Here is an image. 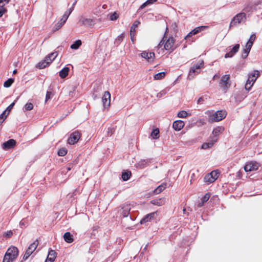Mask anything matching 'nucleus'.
<instances>
[{
	"label": "nucleus",
	"mask_w": 262,
	"mask_h": 262,
	"mask_svg": "<svg viewBox=\"0 0 262 262\" xmlns=\"http://www.w3.org/2000/svg\"><path fill=\"white\" fill-rule=\"evenodd\" d=\"M71 14V12H69V11H67L65 12L64 14H63V15H64V17L65 18H68L69 15H70Z\"/></svg>",
	"instance_id": "60"
},
{
	"label": "nucleus",
	"mask_w": 262,
	"mask_h": 262,
	"mask_svg": "<svg viewBox=\"0 0 262 262\" xmlns=\"http://www.w3.org/2000/svg\"><path fill=\"white\" fill-rule=\"evenodd\" d=\"M115 132V129L112 127H108L107 129V134L109 136H112Z\"/></svg>",
	"instance_id": "52"
},
{
	"label": "nucleus",
	"mask_w": 262,
	"mask_h": 262,
	"mask_svg": "<svg viewBox=\"0 0 262 262\" xmlns=\"http://www.w3.org/2000/svg\"><path fill=\"white\" fill-rule=\"evenodd\" d=\"M259 165L256 162L247 163L244 166V170L246 172L255 171L258 169Z\"/></svg>",
	"instance_id": "10"
},
{
	"label": "nucleus",
	"mask_w": 262,
	"mask_h": 262,
	"mask_svg": "<svg viewBox=\"0 0 262 262\" xmlns=\"http://www.w3.org/2000/svg\"><path fill=\"white\" fill-rule=\"evenodd\" d=\"M156 214V212H152L145 215L141 221L140 224H143L146 222H147L151 220L152 218H153L155 215Z\"/></svg>",
	"instance_id": "19"
},
{
	"label": "nucleus",
	"mask_w": 262,
	"mask_h": 262,
	"mask_svg": "<svg viewBox=\"0 0 262 262\" xmlns=\"http://www.w3.org/2000/svg\"><path fill=\"white\" fill-rule=\"evenodd\" d=\"M80 134L79 132L75 131L72 133L68 138V142L69 144H74L77 143L79 140Z\"/></svg>",
	"instance_id": "7"
},
{
	"label": "nucleus",
	"mask_w": 262,
	"mask_h": 262,
	"mask_svg": "<svg viewBox=\"0 0 262 262\" xmlns=\"http://www.w3.org/2000/svg\"><path fill=\"white\" fill-rule=\"evenodd\" d=\"M56 258V252L54 250H51L49 251L47 258L45 262H53Z\"/></svg>",
	"instance_id": "17"
},
{
	"label": "nucleus",
	"mask_w": 262,
	"mask_h": 262,
	"mask_svg": "<svg viewBox=\"0 0 262 262\" xmlns=\"http://www.w3.org/2000/svg\"><path fill=\"white\" fill-rule=\"evenodd\" d=\"M12 235V232L9 231L6 233L5 236L10 237Z\"/></svg>",
	"instance_id": "63"
},
{
	"label": "nucleus",
	"mask_w": 262,
	"mask_h": 262,
	"mask_svg": "<svg viewBox=\"0 0 262 262\" xmlns=\"http://www.w3.org/2000/svg\"><path fill=\"white\" fill-rule=\"evenodd\" d=\"M187 115H188V113H187V112H186L185 111H180L178 113V117L179 118H186L187 116Z\"/></svg>",
	"instance_id": "40"
},
{
	"label": "nucleus",
	"mask_w": 262,
	"mask_h": 262,
	"mask_svg": "<svg viewBox=\"0 0 262 262\" xmlns=\"http://www.w3.org/2000/svg\"><path fill=\"white\" fill-rule=\"evenodd\" d=\"M253 84L249 82H246L245 88L247 91H249Z\"/></svg>",
	"instance_id": "51"
},
{
	"label": "nucleus",
	"mask_w": 262,
	"mask_h": 262,
	"mask_svg": "<svg viewBox=\"0 0 262 262\" xmlns=\"http://www.w3.org/2000/svg\"><path fill=\"white\" fill-rule=\"evenodd\" d=\"M101 87L99 85H97L96 88H95V86H94V90L96 92H98L99 90H101Z\"/></svg>",
	"instance_id": "61"
},
{
	"label": "nucleus",
	"mask_w": 262,
	"mask_h": 262,
	"mask_svg": "<svg viewBox=\"0 0 262 262\" xmlns=\"http://www.w3.org/2000/svg\"><path fill=\"white\" fill-rule=\"evenodd\" d=\"M97 19L95 18L86 17L81 16L79 18L78 24L81 26H84L87 28H93L96 24Z\"/></svg>",
	"instance_id": "3"
},
{
	"label": "nucleus",
	"mask_w": 262,
	"mask_h": 262,
	"mask_svg": "<svg viewBox=\"0 0 262 262\" xmlns=\"http://www.w3.org/2000/svg\"><path fill=\"white\" fill-rule=\"evenodd\" d=\"M67 153V150L64 148H60L58 151V155L59 156H64Z\"/></svg>",
	"instance_id": "44"
},
{
	"label": "nucleus",
	"mask_w": 262,
	"mask_h": 262,
	"mask_svg": "<svg viewBox=\"0 0 262 262\" xmlns=\"http://www.w3.org/2000/svg\"><path fill=\"white\" fill-rule=\"evenodd\" d=\"M111 94L108 91H105L102 98V102L104 108H107L110 105Z\"/></svg>",
	"instance_id": "9"
},
{
	"label": "nucleus",
	"mask_w": 262,
	"mask_h": 262,
	"mask_svg": "<svg viewBox=\"0 0 262 262\" xmlns=\"http://www.w3.org/2000/svg\"><path fill=\"white\" fill-rule=\"evenodd\" d=\"M246 15L245 13H239L236 14L231 20L229 28L236 26L238 24H240L246 21Z\"/></svg>",
	"instance_id": "4"
},
{
	"label": "nucleus",
	"mask_w": 262,
	"mask_h": 262,
	"mask_svg": "<svg viewBox=\"0 0 262 262\" xmlns=\"http://www.w3.org/2000/svg\"><path fill=\"white\" fill-rule=\"evenodd\" d=\"M14 82V79L9 78L4 83V86L5 88L10 87Z\"/></svg>",
	"instance_id": "37"
},
{
	"label": "nucleus",
	"mask_w": 262,
	"mask_h": 262,
	"mask_svg": "<svg viewBox=\"0 0 262 262\" xmlns=\"http://www.w3.org/2000/svg\"><path fill=\"white\" fill-rule=\"evenodd\" d=\"M131 176V172L130 171H123L122 172L121 178L124 181L128 180Z\"/></svg>",
	"instance_id": "29"
},
{
	"label": "nucleus",
	"mask_w": 262,
	"mask_h": 262,
	"mask_svg": "<svg viewBox=\"0 0 262 262\" xmlns=\"http://www.w3.org/2000/svg\"><path fill=\"white\" fill-rule=\"evenodd\" d=\"M166 75V73L164 72H162L156 74L154 76V79L155 80H160L163 79Z\"/></svg>",
	"instance_id": "32"
},
{
	"label": "nucleus",
	"mask_w": 262,
	"mask_h": 262,
	"mask_svg": "<svg viewBox=\"0 0 262 262\" xmlns=\"http://www.w3.org/2000/svg\"><path fill=\"white\" fill-rule=\"evenodd\" d=\"M224 127L222 126H217L215 128L213 131L212 134L215 136H217L219 135L220 133H221L224 130Z\"/></svg>",
	"instance_id": "28"
},
{
	"label": "nucleus",
	"mask_w": 262,
	"mask_h": 262,
	"mask_svg": "<svg viewBox=\"0 0 262 262\" xmlns=\"http://www.w3.org/2000/svg\"><path fill=\"white\" fill-rule=\"evenodd\" d=\"M210 173V175L212 176V179L214 182L215 180H216L217 179V178L219 177V172L217 171L214 170V171H211Z\"/></svg>",
	"instance_id": "42"
},
{
	"label": "nucleus",
	"mask_w": 262,
	"mask_h": 262,
	"mask_svg": "<svg viewBox=\"0 0 262 262\" xmlns=\"http://www.w3.org/2000/svg\"><path fill=\"white\" fill-rule=\"evenodd\" d=\"M16 101V100H15L14 102H13V103H12L11 104H10L8 107L7 108V109L6 110H7V111H8V112H9L11 109H12L13 107L14 106V104H15V102Z\"/></svg>",
	"instance_id": "54"
},
{
	"label": "nucleus",
	"mask_w": 262,
	"mask_h": 262,
	"mask_svg": "<svg viewBox=\"0 0 262 262\" xmlns=\"http://www.w3.org/2000/svg\"><path fill=\"white\" fill-rule=\"evenodd\" d=\"M38 245V240L36 239L33 243H32L31 245H29V246L28 247V248L27 249V251L32 254L33 253V252L35 250V249L37 247Z\"/></svg>",
	"instance_id": "18"
},
{
	"label": "nucleus",
	"mask_w": 262,
	"mask_h": 262,
	"mask_svg": "<svg viewBox=\"0 0 262 262\" xmlns=\"http://www.w3.org/2000/svg\"><path fill=\"white\" fill-rule=\"evenodd\" d=\"M140 24V21L136 20L130 28V34L135 31L136 28L138 26V25Z\"/></svg>",
	"instance_id": "39"
},
{
	"label": "nucleus",
	"mask_w": 262,
	"mask_h": 262,
	"mask_svg": "<svg viewBox=\"0 0 262 262\" xmlns=\"http://www.w3.org/2000/svg\"><path fill=\"white\" fill-rule=\"evenodd\" d=\"M250 51L244 49L241 55V57L243 59H245L249 55Z\"/></svg>",
	"instance_id": "46"
},
{
	"label": "nucleus",
	"mask_w": 262,
	"mask_h": 262,
	"mask_svg": "<svg viewBox=\"0 0 262 262\" xmlns=\"http://www.w3.org/2000/svg\"><path fill=\"white\" fill-rule=\"evenodd\" d=\"M165 184H163L159 185L158 187H157V188H156L154 190V193L156 194L160 193L165 189Z\"/></svg>",
	"instance_id": "27"
},
{
	"label": "nucleus",
	"mask_w": 262,
	"mask_h": 262,
	"mask_svg": "<svg viewBox=\"0 0 262 262\" xmlns=\"http://www.w3.org/2000/svg\"><path fill=\"white\" fill-rule=\"evenodd\" d=\"M64 23H62V21H60L58 22L53 27V30L54 31L58 30L60 29Z\"/></svg>",
	"instance_id": "43"
},
{
	"label": "nucleus",
	"mask_w": 262,
	"mask_h": 262,
	"mask_svg": "<svg viewBox=\"0 0 262 262\" xmlns=\"http://www.w3.org/2000/svg\"><path fill=\"white\" fill-rule=\"evenodd\" d=\"M81 45V41L80 40H77L75 41L73 44L71 45V48L72 49H77Z\"/></svg>",
	"instance_id": "33"
},
{
	"label": "nucleus",
	"mask_w": 262,
	"mask_h": 262,
	"mask_svg": "<svg viewBox=\"0 0 262 262\" xmlns=\"http://www.w3.org/2000/svg\"><path fill=\"white\" fill-rule=\"evenodd\" d=\"M209 198L210 195L208 193H206L202 199V201L205 203L209 200Z\"/></svg>",
	"instance_id": "53"
},
{
	"label": "nucleus",
	"mask_w": 262,
	"mask_h": 262,
	"mask_svg": "<svg viewBox=\"0 0 262 262\" xmlns=\"http://www.w3.org/2000/svg\"><path fill=\"white\" fill-rule=\"evenodd\" d=\"M31 255V254L29 252H28L27 250L25 253V254L23 256V260H21V261H23V260H27L28 257Z\"/></svg>",
	"instance_id": "50"
},
{
	"label": "nucleus",
	"mask_w": 262,
	"mask_h": 262,
	"mask_svg": "<svg viewBox=\"0 0 262 262\" xmlns=\"http://www.w3.org/2000/svg\"><path fill=\"white\" fill-rule=\"evenodd\" d=\"M208 27L207 26H202L198 27L192 30L194 35L204 30L205 29L208 28Z\"/></svg>",
	"instance_id": "26"
},
{
	"label": "nucleus",
	"mask_w": 262,
	"mask_h": 262,
	"mask_svg": "<svg viewBox=\"0 0 262 262\" xmlns=\"http://www.w3.org/2000/svg\"><path fill=\"white\" fill-rule=\"evenodd\" d=\"M204 64V61L202 60L200 63H198L194 64L193 67H192L189 71L188 77L191 79L193 78L194 76L192 75L196 72V70H199L201 68V67H203Z\"/></svg>",
	"instance_id": "11"
},
{
	"label": "nucleus",
	"mask_w": 262,
	"mask_h": 262,
	"mask_svg": "<svg viewBox=\"0 0 262 262\" xmlns=\"http://www.w3.org/2000/svg\"><path fill=\"white\" fill-rule=\"evenodd\" d=\"M255 38H256L255 35L252 34L250 36V38H249V40L248 41V42H251V43L252 42L253 43V42L255 40Z\"/></svg>",
	"instance_id": "55"
},
{
	"label": "nucleus",
	"mask_w": 262,
	"mask_h": 262,
	"mask_svg": "<svg viewBox=\"0 0 262 262\" xmlns=\"http://www.w3.org/2000/svg\"><path fill=\"white\" fill-rule=\"evenodd\" d=\"M216 141L217 139L216 138L213 140H211L208 142L204 143L202 144L201 148L204 149H208L211 147L213 145L214 142H215Z\"/></svg>",
	"instance_id": "21"
},
{
	"label": "nucleus",
	"mask_w": 262,
	"mask_h": 262,
	"mask_svg": "<svg viewBox=\"0 0 262 262\" xmlns=\"http://www.w3.org/2000/svg\"><path fill=\"white\" fill-rule=\"evenodd\" d=\"M133 205L129 202H125V203L120 205L118 208V213L124 217H127L129 214L130 210Z\"/></svg>",
	"instance_id": "5"
},
{
	"label": "nucleus",
	"mask_w": 262,
	"mask_h": 262,
	"mask_svg": "<svg viewBox=\"0 0 262 262\" xmlns=\"http://www.w3.org/2000/svg\"><path fill=\"white\" fill-rule=\"evenodd\" d=\"M252 45V42L251 43V42H247L245 48L244 49L247 50L248 51H250L251 50Z\"/></svg>",
	"instance_id": "48"
},
{
	"label": "nucleus",
	"mask_w": 262,
	"mask_h": 262,
	"mask_svg": "<svg viewBox=\"0 0 262 262\" xmlns=\"http://www.w3.org/2000/svg\"><path fill=\"white\" fill-rule=\"evenodd\" d=\"M159 130L158 128L154 129L151 133V136L154 139H157L159 137Z\"/></svg>",
	"instance_id": "31"
},
{
	"label": "nucleus",
	"mask_w": 262,
	"mask_h": 262,
	"mask_svg": "<svg viewBox=\"0 0 262 262\" xmlns=\"http://www.w3.org/2000/svg\"><path fill=\"white\" fill-rule=\"evenodd\" d=\"M8 114H9V112L7 113V110H5L3 112V113H2L0 115V125L2 124V123L4 121V120L6 119Z\"/></svg>",
	"instance_id": "30"
},
{
	"label": "nucleus",
	"mask_w": 262,
	"mask_h": 262,
	"mask_svg": "<svg viewBox=\"0 0 262 262\" xmlns=\"http://www.w3.org/2000/svg\"><path fill=\"white\" fill-rule=\"evenodd\" d=\"M184 122L182 120H177L173 123V128L175 130H180L184 126Z\"/></svg>",
	"instance_id": "16"
},
{
	"label": "nucleus",
	"mask_w": 262,
	"mask_h": 262,
	"mask_svg": "<svg viewBox=\"0 0 262 262\" xmlns=\"http://www.w3.org/2000/svg\"><path fill=\"white\" fill-rule=\"evenodd\" d=\"M219 86L224 91H226L231 86L230 82V75H225L223 76L219 82Z\"/></svg>",
	"instance_id": "6"
},
{
	"label": "nucleus",
	"mask_w": 262,
	"mask_h": 262,
	"mask_svg": "<svg viewBox=\"0 0 262 262\" xmlns=\"http://www.w3.org/2000/svg\"><path fill=\"white\" fill-rule=\"evenodd\" d=\"M16 144V141L14 139H10L3 144V148L5 150H8L13 148Z\"/></svg>",
	"instance_id": "13"
},
{
	"label": "nucleus",
	"mask_w": 262,
	"mask_h": 262,
	"mask_svg": "<svg viewBox=\"0 0 262 262\" xmlns=\"http://www.w3.org/2000/svg\"><path fill=\"white\" fill-rule=\"evenodd\" d=\"M33 108V104L32 103H27L24 106L25 111H31Z\"/></svg>",
	"instance_id": "41"
},
{
	"label": "nucleus",
	"mask_w": 262,
	"mask_h": 262,
	"mask_svg": "<svg viewBox=\"0 0 262 262\" xmlns=\"http://www.w3.org/2000/svg\"><path fill=\"white\" fill-rule=\"evenodd\" d=\"M124 37V34H121L120 35H119V36H118L117 39H116V41H121L123 39Z\"/></svg>",
	"instance_id": "58"
},
{
	"label": "nucleus",
	"mask_w": 262,
	"mask_h": 262,
	"mask_svg": "<svg viewBox=\"0 0 262 262\" xmlns=\"http://www.w3.org/2000/svg\"><path fill=\"white\" fill-rule=\"evenodd\" d=\"M151 203L155 205L161 206L164 205L165 203V200L163 198L155 199L151 201Z\"/></svg>",
	"instance_id": "22"
},
{
	"label": "nucleus",
	"mask_w": 262,
	"mask_h": 262,
	"mask_svg": "<svg viewBox=\"0 0 262 262\" xmlns=\"http://www.w3.org/2000/svg\"><path fill=\"white\" fill-rule=\"evenodd\" d=\"M227 115L225 111H217V112L211 114L208 117V122L212 123L213 122H218L224 119Z\"/></svg>",
	"instance_id": "2"
},
{
	"label": "nucleus",
	"mask_w": 262,
	"mask_h": 262,
	"mask_svg": "<svg viewBox=\"0 0 262 262\" xmlns=\"http://www.w3.org/2000/svg\"><path fill=\"white\" fill-rule=\"evenodd\" d=\"M157 0H147L145 3H144L140 7V9H143L146 6H147L148 5L152 4L155 2H156Z\"/></svg>",
	"instance_id": "34"
},
{
	"label": "nucleus",
	"mask_w": 262,
	"mask_h": 262,
	"mask_svg": "<svg viewBox=\"0 0 262 262\" xmlns=\"http://www.w3.org/2000/svg\"><path fill=\"white\" fill-rule=\"evenodd\" d=\"M58 55V53L57 52H54L50 54H49L48 55H47L45 59L48 61V62L50 64L57 57Z\"/></svg>",
	"instance_id": "20"
},
{
	"label": "nucleus",
	"mask_w": 262,
	"mask_h": 262,
	"mask_svg": "<svg viewBox=\"0 0 262 262\" xmlns=\"http://www.w3.org/2000/svg\"><path fill=\"white\" fill-rule=\"evenodd\" d=\"M4 4H3L1 6H0V17H1L3 14L7 12V9L4 7Z\"/></svg>",
	"instance_id": "45"
},
{
	"label": "nucleus",
	"mask_w": 262,
	"mask_h": 262,
	"mask_svg": "<svg viewBox=\"0 0 262 262\" xmlns=\"http://www.w3.org/2000/svg\"><path fill=\"white\" fill-rule=\"evenodd\" d=\"M52 95V93L51 92L48 91L46 96V101L51 98V95Z\"/></svg>",
	"instance_id": "56"
},
{
	"label": "nucleus",
	"mask_w": 262,
	"mask_h": 262,
	"mask_svg": "<svg viewBox=\"0 0 262 262\" xmlns=\"http://www.w3.org/2000/svg\"><path fill=\"white\" fill-rule=\"evenodd\" d=\"M10 0H0V6L4 4L5 5L6 4H8Z\"/></svg>",
	"instance_id": "59"
},
{
	"label": "nucleus",
	"mask_w": 262,
	"mask_h": 262,
	"mask_svg": "<svg viewBox=\"0 0 262 262\" xmlns=\"http://www.w3.org/2000/svg\"><path fill=\"white\" fill-rule=\"evenodd\" d=\"M14 259H12L9 256L5 254L3 262H12Z\"/></svg>",
	"instance_id": "47"
},
{
	"label": "nucleus",
	"mask_w": 262,
	"mask_h": 262,
	"mask_svg": "<svg viewBox=\"0 0 262 262\" xmlns=\"http://www.w3.org/2000/svg\"><path fill=\"white\" fill-rule=\"evenodd\" d=\"M142 58L145 59L148 61H150L151 59H153L155 57V53L151 52L143 51L141 53Z\"/></svg>",
	"instance_id": "14"
},
{
	"label": "nucleus",
	"mask_w": 262,
	"mask_h": 262,
	"mask_svg": "<svg viewBox=\"0 0 262 262\" xmlns=\"http://www.w3.org/2000/svg\"><path fill=\"white\" fill-rule=\"evenodd\" d=\"M118 17V15L116 12H114L113 14H111L110 17V18L111 20H115L117 19V18Z\"/></svg>",
	"instance_id": "49"
},
{
	"label": "nucleus",
	"mask_w": 262,
	"mask_h": 262,
	"mask_svg": "<svg viewBox=\"0 0 262 262\" xmlns=\"http://www.w3.org/2000/svg\"><path fill=\"white\" fill-rule=\"evenodd\" d=\"M50 64L45 59L43 61L39 62L36 66V67L39 69L45 68Z\"/></svg>",
	"instance_id": "25"
},
{
	"label": "nucleus",
	"mask_w": 262,
	"mask_h": 262,
	"mask_svg": "<svg viewBox=\"0 0 262 262\" xmlns=\"http://www.w3.org/2000/svg\"><path fill=\"white\" fill-rule=\"evenodd\" d=\"M147 163V160H141L138 163L137 167L139 168H143L146 166Z\"/></svg>",
	"instance_id": "35"
},
{
	"label": "nucleus",
	"mask_w": 262,
	"mask_h": 262,
	"mask_svg": "<svg viewBox=\"0 0 262 262\" xmlns=\"http://www.w3.org/2000/svg\"><path fill=\"white\" fill-rule=\"evenodd\" d=\"M165 94V92L164 91H162L160 93H159L158 94H157V97H162L163 95H164Z\"/></svg>",
	"instance_id": "62"
},
{
	"label": "nucleus",
	"mask_w": 262,
	"mask_h": 262,
	"mask_svg": "<svg viewBox=\"0 0 262 262\" xmlns=\"http://www.w3.org/2000/svg\"><path fill=\"white\" fill-rule=\"evenodd\" d=\"M254 7L252 4H249L244 9L246 12H252L254 9Z\"/></svg>",
	"instance_id": "36"
},
{
	"label": "nucleus",
	"mask_w": 262,
	"mask_h": 262,
	"mask_svg": "<svg viewBox=\"0 0 262 262\" xmlns=\"http://www.w3.org/2000/svg\"><path fill=\"white\" fill-rule=\"evenodd\" d=\"M259 76V72L257 70L254 71L251 74L249 75L248 78L247 79V82H249L250 83L253 84L256 79Z\"/></svg>",
	"instance_id": "15"
},
{
	"label": "nucleus",
	"mask_w": 262,
	"mask_h": 262,
	"mask_svg": "<svg viewBox=\"0 0 262 262\" xmlns=\"http://www.w3.org/2000/svg\"><path fill=\"white\" fill-rule=\"evenodd\" d=\"M204 181L206 182H208V183H212L214 182L213 179H212V177L211 175H210V173H208L207 174H206L205 177H204Z\"/></svg>",
	"instance_id": "38"
},
{
	"label": "nucleus",
	"mask_w": 262,
	"mask_h": 262,
	"mask_svg": "<svg viewBox=\"0 0 262 262\" xmlns=\"http://www.w3.org/2000/svg\"><path fill=\"white\" fill-rule=\"evenodd\" d=\"M63 238L68 243H71L73 242V236L69 232H67L64 234Z\"/></svg>",
	"instance_id": "23"
},
{
	"label": "nucleus",
	"mask_w": 262,
	"mask_h": 262,
	"mask_svg": "<svg viewBox=\"0 0 262 262\" xmlns=\"http://www.w3.org/2000/svg\"><path fill=\"white\" fill-rule=\"evenodd\" d=\"M204 101V99L202 97H200L197 101L198 104L202 103Z\"/></svg>",
	"instance_id": "64"
},
{
	"label": "nucleus",
	"mask_w": 262,
	"mask_h": 262,
	"mask_svg": "<svg viewBox=\"0 0 262 262\" xmlns=\"http://www.w3.org/2000/svg\"><path fill=\"white\" fill-rule=\"evenodd\" d=\"M69 70V68L64 67L59 72V76L61 78H64L68 75Z\"/></svg>",
	"instance_id": "24"
},
{
	"label": "nucleus",
	"mask_w": 262,
	"mask_h": 262,
	"mask_svg": "<svg viewBox=\"0 0 262 262\" xmlns=\"http://www.w3.org/2000/svg\"><path fill=\"white\" fill-rule=\"evenodd\" d=\"M194 35V33L192 31V30L185 37V39H188L189 37H191L192 36Z\"/></svg>",
	"instance_id": "57"
},
{
	"label": "nucleus",
	"mask_w": 262,
	"mask_h": 262,
	"mask_svg": "<svg viewBox=\"0 0 262 262\" xmlns=\"http://www.w3.org/2000/svg\"><path fill=\"white\" fill-rule=\"evenodd\" d=\"M6 254L15 259L18 255V250L16 247L11 246L7 250Z\"/></svg>",
	"instance_id": "8"
},
{
	"label": "nucleus",
	"mask_w": 262,
	"mask_h": 262,
	"mask_svg": "<svg viewBox=\"0 0 262 262\" xmlns=\"http://www.w3.org/2000/svg\"><path fill=\"white\" fill-rule=\"evenodd\" d=\"M168 29L167 28L166 29V32L165 33V34L162 38V39L160 41L158 45V48H161L164 44V49L166 50H171V51H173L175 49V48L173 47L174 43V39L172 37H169L166 41V42L164 43L165 40H164V38L165 36L166 33Z\"/></svg>",
	"instance_id": "1"
},
{
	"label": "nucleus",
	"mask_w": 262,
	"mask_h": 262,
	"mask_svg": "<svg viewBox=\"0 0 262 262\" xmlns=\"http://www.w3.org/2000/svg\"><path fill=\"white\" fill-rule=\"evenodd\" d=\"M239 45L236 44L231 49H229V51L225 55V58H231L239 50Z\"/></svg>",
	"instance_id": "12"
}]
</instances>
